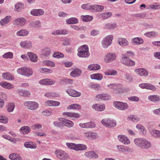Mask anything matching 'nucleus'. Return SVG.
<instances>
[{"mask_svg":"<svg viewBox=\"0 0 160 160\" xmlns=\"http://www.w3.org/2000/svg\"><path fill=\"white\" fill-rule=\"evenodd\" d=\"M134 141L137 146L142 149H147L150 148L152 146L150 141L144 138H136Z\"/></svg>","mask_w":160,"mask_h":160,"instance_id":"obj_1","label":"nucleus"},{"mask_svg":"<svg viewBox=\"0 0 160 160\" xmlns=\"http://www.w3.org/2000/svg\"><path fill=\"white\" fill-rule=\"evenodd\" d=\"M78 55L80 57L88 58L90 54L88 52V45H84L80 47L78 50Z\"/></svg>","mask_w":160,"mask_h":160,"instance_id":"obj_2","label":"nucleus"},{"mask_svg":"<svg viewBox=\"0 0 160 160\" xmlns=\"http://www.w3.org/2000/svg\"><path fill=\"white\" fill-rule=\"evenodd\" d=\"M67 146L69 148L76 151L83 150L87 148V146L83 144H78L72 143H67Z\"/></svg>","mask_w":160,"mask_h":160,"instance_id":"obj_3","label":"nucleus"},{"mask_svg":"<svg viewBox=\"0 0 160 160\" xmlns=\"http://www.w3.org/2000/svg\"><path fill=\"white\" fill-rule=\"evenodd\" d=\"M113 36L108 35L103 38L101 42L102 47L105 48H107L112 43Z\"/></svg>","mask_w":160,"mask_h":160,"instance_id":"obj_4","label":"nucleus"},{"mask_svg":"<svg viewBox=\"0 0 160 160\" xmlns=\"http://www.w3.org/2000/svg\"><path fill=\"white\" fill-rule=\"evenodd\" d=\"M113 105L117 109L122 110L127 109L128 108L127 103L119 101L114 102Z\"/></svg>","mask_w":160,"mask_h":160,"instance_id":"obj_5","label":"nucleus"},{"mask_svg":"<svg viewBox=\"0 0 160 160\" xmlns=\"http://www.w3.org/2000/svg\"><path fill=\"white\" fill-rule=\"evenodd\" d=\"M121 62L123 64L128 66H133L135 65L134 61L128 58L125 55H122Z\"/></svg>","mask_w":160,"mask_h":160,"instance_id":"obj_6","label":"nucleus"},{"mask_svg":"<svg viewBox=\"0 0 160 160\" xmlns=\"http://www.w3.org/2000/svg\"><path fill=\"white\" fill-rule=\"evenodd\" d=\"M24 105L28 109L32 110L37 109L39 107L38 104L34 101L25 102Z\"/></svg>","mask_w":160,"mask_h":160,"instance_id":"obj_7","label":"nucleus"},{"mask_svg":"<svg viewBox=\"0 0 160 160\" xmlns=\"http://www.w3.org/2000/svg\"><path fill=\"white\" fill-rule=\"evenodd\" d=\"M58 120L62 122V126H64L68 128H71L74 126V123L70 120L62 118H59Z\"/></svg>","mask_w":160,"mask_h":160,"instance_id":"obj_8","label":"nucleus"},{"mask_svg":"<svg viewBox=\"0 0 160 160\" xmlns=\"http://www.w3.org/2000/svg\"><path fill=\"white\" fill-rule=\"evenodd\" d=\"M116 58V55L114 53H110L105 55L104 58V61L107 63L111 62Z\"/></svg>","mask_w":160,"mask_h":160,"instance_id":"obj_9","label":"nucleus"},{"mask_svg":"<svg viewBox=\"0 0 160 160\" xmlns=\"http://www.w3.org/2000/svg\"><path fill=\"white\" fill-rule=\"evenodd\" d=\"M55 153L57 157L60 159L66 160L68 158V155L62 150H57Z\"/></svg>","mask_w":160,"mask_h":160,"instance_id":"obj_10","label":"nucleus"},{"mask_svg":"<svg viewBox=\"0 0 160 160\" xmlns=\"http://www.w3.org/2000/svg\"><path fill=\"white\" fill-rule=\"evenodd\" d=\"M33 73L32 70L30 68L23 67L21 68V74L25 76L29 77Z\"/></svg>","mask_w":160,"mask_h":160,"instance_id":"obj_11","label":"nucleus"},{"mask_svg":"<svg viewBox=\"0 0 160 160\" xmlns=\"http://www.w3.org/2000/svg\"><path fill=\"white\" fill-rule=\"evenodd\" d=\"M118 140L125 145L129 144L130 143L129 139L124 135H119L118 137Z\"/></svg>","mask_w":160,"mask_h":160,"instance_id":"obj_12","label":"nucleus"},{"mask_svg":"<svg viewBox=\"0 0 160 160\" xmlns=\"http://www.w3.org/2000/svg\"><path fill=\"white\" fill-rule=\"evenodd\" d=\"M135 72L140 76H146L148 74L147 70L143 68H139L135 70Z\"/></svg>","mask_w":160,"mask_h":160,"instance_id":"obj_13","label":"nucleus"},{"mask_svg":"<svg viewBox=\"0 0 160 160\" xmlns=\"http://www.w3.org/2000/svg\"><path fill=\"white\" fill-rule=\"evenodd\" d=\"M83 134L85 137L90 139L96 138L97 137V133L93 132H83Z\"/></svg>","mask_w":160,"mask_h":160,"instance_id":"obj_14","label":"nucleus"},{"mask_svg":"<svg viewBox=\"0 0 160 160\" xmlns=\"http://www.w3.org/2000/svg\"><path fill=\"white\" fill-rule=\"evenodd\" d=\"M80 127L82 128H93L95 127V125L92 122H89L85 123H80L79 124Z\"/></svg>","mask_w":160,"mask_h":160,"instance_id":"obj_15","label":"nucleus"},{"mask_svg":"<svg viewBox=\"0 0 160 160\" xmlns=\"http://www.w3.org/2000/svg\"><path fill=\"white\" fill-rule=\"evenodd\" d=\"M55 82L54 81L52 80L46 79L41 80L39 81V83L41 85H52Z\"/></svg>","mask_w":160,"mask_h":160,"instance_id":"obj_16","label":"nucleus"},{"mask_svg":"<svg viewBox=\"0 0 160 160\" xmlns=\"http://www.w3.org/2000/svg\"><path fill=\"white\" fill-rule=\"evenodd\" d=\"M31 14L34 16H38L43 15L44 11L42 9H33L30 12Z\"/></svg>","mask_w":160,"mask_h":160,"instance_id":"obj_17","label":"nucleus"},{"mask_svg":"<svg viewBox=\"0 0 160 160\" xmlns=\"http://www.w3.org/2000/svg\"><path fill=\"white\" fill-rule=\"evenodd\" d=\"M108 87L114 89L116 88V91L119 93H122V89L121 88V85L117 86V85L115 84H111L108 85Z\"/></svg>","mask_w":160,"mask_h":160,"instance_id":"obj_18","label":"nucleus"},{"mask_svg":"<svg viewBox=\"0 0 160 160\" xmlns=\"http://www.w3.org/2000/svg\"><path fill=\"white\" fill-rule=\"evenodd\" d=\"M66 92L70 96L73 97H79L81 95L80 92L72 89H68Z\"/></svg>","mask_w":160,"mask_h":160,"instance_id":"obj_19","label":"nucleus"},{"mask_svg":"<svg viewBox=\"0 0 160 160\" xmlns=\"http://www.w3.org/2000/svg\"><path fill=\"white\" fill-rule=\"evenodd\" d=\"M92 107L93 109L98 111H103L105 108V106L104 104L102 105L95 104L93 105Z\"/></svg>","mask_w":160,"mask_h":160,"instance_id":"obj_20","label":"nucleus"},{"mask_svg":"<svg viewBox=\"0 0 160 160\" xmlns=\"http://www.w3.org/2000/svg\"><path fill=\"white\" fill-rule=\"evenodd\" d=\"M45 104L46 106L56 107L59 106L60 103L57 101L48 100L45 102Z\"/></svg>","mask_w":160,"mask_h":160,"instance_id":"obj_21","label":"nucleus"},{"mask_svg":"<svg viewBox=\"0 0 160 160\" xmlns=\"http://www.w3.org/2000/svg\"><path fill=\"white\" fill-rule=\"evenodd\" d=\"M69 32L65 29L57 30L53 31L52 34L53 35H58L61 34L66 35L68 34Z\"/></svg>","mask_w":160,"mask_h":160,"instance_id":"obj_22","label":"nucleus"},{"mask_svg":"<svg viewBox=\"0 0 160 160\" xmlns=\"http://www.w3.org/2000/svg\"><path fill=\"white\" fill-rule=\"evenodd\" d=\"M84 155L86 157L89 158H98V155L93 151H89L86 152Z\"/></svg>","mask_w":160,"mask_h":160,"instance_id":"obj_23","label":"nucleus"},{"mask_svg":"<svg viewBox=\"0 0 160 160\" xmlns=\"http://www.w3.org/2000/svg\"><path fill=\"white\" fill-rule=\"evenodd\" d=\"M21 46L25 48H30L32 46V43L30 41H24L21 42Z\"/></svg>","mask_w":160,"mask_h":160,"instance_id":"obj_24","label":"nucleus"},{"mask_svg":"<svg viewBox=\"0 0 160 160\" xmlns=\"http://www.w3.org/2000/svg\"><path fill=\"white\" fill-rule=\"evenodd\" d=\"M117 27V25L115 23H105L103 25V28L105 29H114Z\"/></svg>","mask_w":160,"mask_h":160,"instance_id":"obj_25","label":"nucleus"},{"mask_svg":"<svg viewBox=\"0 0 160 160\" xmlns=\"http://www.w3.org/2000/svg\"><path fill=\"white\" fill-rule=\"evenodd\" d=\"M88 68L91 71L98 70L101 69V66L98 64H92L89 65Z\"/></svg>","mask_w":160,"mask_h":160,"instance_id":"obj_26","label":"nucleus"},{"mask_svg":"<svg viewBox=\"0 0 160 160\" xmlns=\"http://www.w3.org/2000/svg\"><path fill=\"white\" fill-rule=\"evenodd\" d=\"M118 43L121 46L124 47L128 44V42L127 40L124 38H119L118 41Z\"/></svg>","mask_w":160,"mask_h":160,"instance_id":"obj_27","label":"nucleus"},{"mask_svg":"<svg viewBox=\"0 0 160 160\" xmlns=\"http://www.w3.org/2000/svg\"><path fill=\"white\" fill-rule=\"evenodd\" d=\"M11 19V17L10 16H7L4 19H2L0 21V24L1 26H3L7 24Z\"/></svg>","mask_w":160,"mask_h":160,"instance_id":"obj_28","label":"nucleus"},{"mask_svg":"<svg viewBox=\"0 0 160 160\" xmlns=\"http://www.w3.org/2000/svg\"><path fill=\"white\" fill-rule=\"evenodd\" d=\"M148 99L152 102H159L160 101V96L157 95H151L148 97Z\"/></svg>","mask_w":160,"mask_h":160,"instance_id":"obj_29","label":"nucleus"},{"mask_svg":"<svg viewBox=\"0 0 160 160\" xmlns=\"http://www.w3.org/2000/svg\"><path fill=\"white\" fill-rule=\"evenodd\" d=\"M92 79L100 80L102 78V75L100 73H96L92 74L90 76Z\"/></svg>","mask_w":160,"mask_h":160,"instance_id":"obj_30","label":"nucleus"},{"mask_svg":"<svg viewBox=\"0 0 160 160\" xmlns=\"http://www.w3.org/2000/svg\"><path fill=\"white\" fill-rule=\"evenodd\" d=\"M82 71L78 69H74L71 72L70 75L72 77H76L80 75Z\"/></svg>","mask_w":160,"mask_h":160,"instance_id":"obj_31","label":"nucleus"},{"mask_svg":"<svg viewBox=\"0 0 160 160\" xmlns=\"http://www.w3.org/2000/svg\"><path fill=\"white\" fill-rule=\"evenodd\" d=\"M28 55L31 61L35 62L38 61V57L33 52H28Z\"/></svg>","mask_w":160,"mask_h":160,"instance_id":"obj_32","label":"nucleus"},{"mask_svg":"<svg viewBox=\"0 0 160 160\" xmlns=\"http://www.w3.org/2000/svg\"><path fill=\"white\" fill-rule=\"evenodd\" d=\"M110 98V96L105 94H99L97 95L96 97V98L98 100L99 99H100L103 100H108Z\"/></svg>","mask_w":160,"mask_h":160,"instance_id":"obj_33","label":"nucleus"},{"mask_svg":"<svg viewBox=\"0 0 160 160\" xmlns=\"http://www.w3.org/2000/svg\"><path fill=\"white\" fill-rule=\"evenodd\" d=\"M117 148L118 151L122 152H128V148L123 145H117Z\"/></svg>","mask_w":160,"mask_h":160,"instance_id":"obj_34","label":"nucleus"},{"mask_svg":"<svg viewBox=\"0 0 160 160\" xmlns=\"http://www.w3.org/2000/svg\"><path fill=\"white\" fill-rule=\"evenodd\" d=\"M132 42L134 44L137 45L142 44L143 42V40L141 38L136 37L132 39Z\"/></svg>","mask_w":160,"mask_h":160,"instance_id":"obj_35","label":"nucleus"},{"mask_svg":"<svg viewBox=\"0 0 160 160\" xmlns=\"http://www.w3.org/2000/svg\"><path fill=\"white\" fill-rule=\"evenodd\" d=\"M9 158L11 160H20V156L16 153H12L9 156Z\"/></svg>","mask_w":160,"mask_h":160,"instance_id":"obj_36","label":"nucleus"},{"mask_svg":"<svg viewBox=\"0 0 160 160\" xmlns=\"http://www.w3.org/2000/svg\"><path fill=\"white\" fill-rule=\"evenodd\" d=\"M104 7L102 6L95 5L92 6V11L100 12L103 10Z\"/></svg>","mask_w":160,"mask_h":160,"instance_id":"obj_37","label":"nucleus"},{"mask_svg":"<svg viewBox=\"0 0 160 160\" xmlns=\"http://www.w3.org/2000/svg\"><path fill=\"white\" fill-rule=\"evenodd\" d=\"M24 146L27 148H36L37 146L35 143L32 142H26L24 143Z\"/></svg>","mask_w":160,"mask_h":160,"instance_id":"obj_38","label":"nucleus"},{"mask_svg":"<svg viewBox=\"0 0 160 160\" xmlns=\"http://www.w3.org/2000/svg\"><path fill=\"white\" fill-rule=\"evenodd\" d=\"M2 76L4 79L7 80H13L14 78L13 75L8 72L3 73Z\"/></svg>","mask_w":160,"mask_h":160,"instance_id":"obj_39","label":"nucleus"},{"mask_svg":"<svg viewBox=\"0 0 160 160\" xmlns=\"http://www.w3.org/2000/svg\"><path fill=\"white\" fill-rule=\"evenodd\" d=\"M112 15V14L111 12H106L100 14L99 15L100 18H102L103 19H107L110 17H111Z\"/></svg>","mask_w":160,"mask_h":160,"instance_id":"obj_40","label":"nucleus"},{"mask_svg":"<svg viewBox=\"0 0 160 160\" xmlns=\"http://www.w3.org/2000/svg\"><path fill=\"white\" fill-rule=\"evenodd\" d=\"M67 23L68 24H74L78 23V19L75 18H71L69 19L66 20Z\"/></svg>","mask_w":160,"mask_h":160,"instance_id":"obj_41","label":"nucleus"},{"mask_svg":"<svg viewBox=\"0 0 160 160\" xmlns=\"http://www.w3.org/2000/svg\"><path fill=\"white\" fill-rule=\"evenodd\" d=\"M128 119L132 122H137L139 121L140 118L137 116L132 115L128 118Z\"/></svg>","mask_w":160,"mask_h":160,"instance_id":"obj_42","label":"nucleus"},{"mask_svg":"<svg viewBox=\"0 0 160 160\" xmlns=\"http://www.w3.org/2000/svg\"><path fill=\"white\" fill-rule=\"evenodd\" d=\"M31 27L38 28L41 26L40 22L39 20H36L32 22L30 24Z\"/></svg>","mask_w":160,"mask_h":160,"instance_id":"obj_43","label":"nucleus"},{"mask_svg":"<svg viewBox=\"0 0 160 160\" xmlns=\"http://www.w3.org/2000/svg\"><path fill=\"white\" fill-rule=\"evenodd\" d=\"M93 5L90 3L83 4L82 5L81 8L84 9L90 10L92 11Z\"/></svg>","mask_w":160,"mask_h":160,"instance_id":"obj_44","label":"nucleus"},{"mask_svg":"<svg viewBox=\"0 0 160 160\" xmlns=\"http://www.w3.org/2000/svg\"><path fill=\"white\" fill-rule=\"evenodd\" d=\"M104 73L107 75L114 76L117 74V72L115 70H109L105 72Z\"/></svg>","mask_w":160,"mask_h":160,"instance_id":"obj_45","label":"nucleus"},{"mask_svg":"<svg viewBox=\"0 0 160 160\" xmlns=\"http://www.w3.org/2000/svg\"><path fill=\"white\" fill-rule=\"evenodd\" d=\"M0 85L4 88L9 89L12 88V85L9 83L5 82H0Z\"/></svg>","mask_w":160,"mask_h":160,"instance_id":"obj_46","label":"nucleus"},{"mask_svg":"<svg viewBox=\"0 0 160 160\" xmlns=\"http://www.w3.org/2000/svg\"><path fill=\"white\" fill-rule=\"evenodd\" d=\"M158 35L157 32H146L144 35L149 37H153L157 36Z\"/></svg>","mask_w":160,"mask_h":160,"instance_id":"obj_47","label":"nucleus"},{"mask_svg":"<svg viewBox=\"0 0 160 160\" xmlns=\"http://www.w3.org/2000/svg\"><path fill=\"white\" fill-rule=\"evenodd\" d=\"M82 20L84 22H90L92 19V17L89 15L82 16H81Z\"/></svg>","mask_w":160,"mask_h":160,"instance_id":"obj_48","label":"nucleus"},{"mask_svg":"<svg viewBox=\"0 0 160 160\" xmlns=\"http://www.w3.org/2000/svg\"><path fill=\"white\" fill-rule=\"evenodd\" d=\"M21 130L23 134H27L30 132V128L28 126H25L21 128Z\"/></svg>","mask_w":160,"mask_h":160,"instance_id":"obj_49","label":"nucleus"},{"mask_svg":"<svg viewBox=\"0 0 160 160\" xmlns=\"http://www.w3.org/2000/svg\"><path fill=\"white\" fill-rule=\"evenodd\" d=\"M151 134L155 137L160 138V131L158 130H152L150 132Z\"/></svg>","mask_w":160,"mask_h":160,"instance_id":"obj_50","label":"nucleus"},{"mask_svg":"<svg viewBox=\"0 0 160 160\" xmlns=\"http://www.w3.org/2000/svg\"><path fill=\"white\" fill-rule=\"evenodd\" d=\"M15 108V105L13 103H8L7 106V110L9 112H12Z\"/></svg>","mask_w":160,"mask_h":160,"instance_id":"obj_51","label":"nucleus"},{"mask_svg":"<svg viewBox=\"0 0 160 160\" xmlns=\"http://www.w3.org/2000/svg\"><path fill=\"white\" fill-rule=\"evenodd\" d=\"M53 57L58 58H62L64 57L63 54L60 52H55L53 54Z\"/></svg>","mask_w":160,"mask_h":160,"instance_id":"obj_52","label":"nucleus"},{"mask_svg":"<svg viewBox=\"0 0 160 160\" xmlns=\"http://www.w3.org/2000/svg\"><path fill=\"white\" fill-rule=\"evenodd\" d=\"M81 108V107L79 104H72L68 107V109L74 108L75 109H79Z\"/></svg>","mask_w":160,"mask_h":160,"instance_id":"obj_53","label":"nucleus"},{"mask_svg":"<svg viewBox=\"0 0 160 160\" xmlns=\"http://www.w3.org/2000/svg\"><path fill=\"white\" fill-rule=\"evenodd\" d=\"M8 122V118L5 116L0 115V122L6 123Z\"/></svg>","mask_w":160,"mask_h":160,"instance_id":"obj_54","label":"nucleus"},{"mask_svg":"<svg viewBox=\"0 0 160 160\" xmlns=\"http://www.w3.org/2000/svg\"><path fill=\"white\" fill-rule=\"evenodd\" d=\"M58 94L54 92H47L45 93L44 96L47 97H56Z\"/></svg>","mask_w":160,"mask_h":160,"instance_id":"obj_55","label":"nucleus"},{"mask_svg":"<svg viewBox=\"0 0 160 160\" xmlns=\"http://www.w3.org/2000/svg\"><path fill=\"white\" fill-rule=\"evenodd\" d=\"M62 44L64 46H68L70 44V40L68 38H65L62 41Z\"/></svg>","mask_w":160,"mask_h":160,"instance_id":"obj_56","label":"nucleus"},{"mask_svg":"<svg viewBox=\"0 0 160 160\" xmlns=\"http://www.w3.org/2000/svg\"><path fill=\"white\" fill-rule=\"evenodd\" d=\"M110 119L109 118H104L101 121V122L103 125L107 127Z\"/></svg>","mask_w":160,"mask_h":160,"instance_id":"obj_57","label":"nucleus"},{"mask_svg":"<svg viewBox=\"0 0 160 160\" xmlns=\"http://www.w3.org/2000/svg\"><path fill=\"white\" fill-rule=\"evenodd\" d=\"M2 56L5 58H12L13 57V54L12 52H9L4 54Z\"/></svg>","mask_w":160,"mask_h":160,"instance_id":"obj_58","label":"nucleus"},{"mask_svg":"<svg viewBox=\"0 0 160 160\" xmlns=\"http://www.w3.org/2000/svg\"><path fill=\"white\" fill-rule=\"evenodd\" d=\"M109 121L107 127L110 128L116 126V124L115 121L114 120H111L110 119Z\"/></svg>","mask_w":160,"mask_h":160,"instance_id":"obj_59","label":"nucleus"},{"mask_svg":"<svg viewBox=\"0 0 160 160\" xmlns=\"http://www.w3.org/2000/svg\"><path fill=\"white\" fill-rule=\"evenodd\" d=\"M29 31L26 29H22L21 30V36H25L29 34Z\"/></svg>","mask_w":160,"mask_h":160,"instance_id":"obj_60","label":"nucleus"},{"mask_svg":"<svg viewBox=\"0 0 160 160\" xmlns=\"http://www.w3.org/2000/svg\"><path fill=\"white\" fill-rule=\"evenodd\" d=\"M45 64L47 66L52 67H55V64L54 63L49 60H48L45 61Z\"/></svg>","mask_w":160,"mask_h":160,"instance_id":"obj_61","label":"nucleus"},{"mask_svg":"<svg viewBox=\"0 0 160 160\" xmlns=\"http://www.w3.org/2000/svg\"><path fill=\"white\" fill-rule=\"evenodd\" d=\"M20 24V18H19L15 19L13 22V24L15 27H19V25Z\"/></svg>","mask_w":160,"mask_h":160,"instance_id":"obj_62","label":"nucleus"},{"mask_svg":"<svg viewBox=\"0 0 160 160\" xmlns=\"http://www.w3.org/2000/svg\"><path fill=\"white\" fill-rule=\"evenodd\" d=\"M128 99L131 101L138 102L139 100V98L137 96H132L128 98Z\"/></svg>","mask_w":160,"mask_h":160,"instance_id":"obj_63","label":"nucleus"},{"mask_svg":"<svg viewBox=\"0 0 160 160\" xmlns=\"http://www.w3.org/2000/svg\"><path fill=\"white\" fill-rule=\"evenodd\" d=\"M90 33L91 35L93 36H95L99 34V32L98 30L93 29L91 31Z\"/></svg>","mask_w":160,"mask_h":160,"instance_id":"obj_64","label":"nucleus"}]
</instances>
